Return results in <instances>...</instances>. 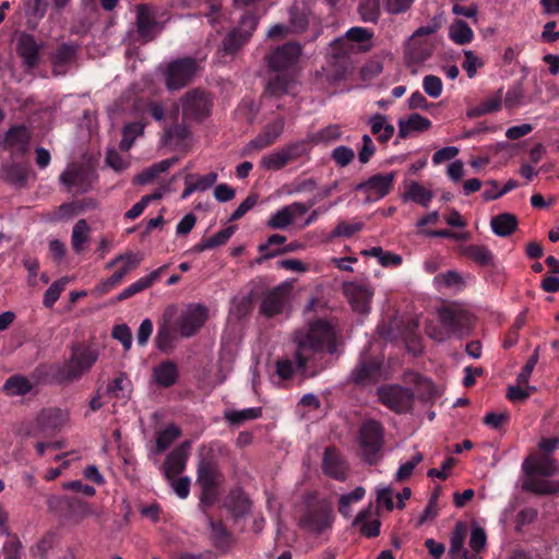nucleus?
Wrapping results in <instances>:
<instances>
[{
  "label": "nucleus",
  "instance_id": "1",
  "mask_svg": "<svg viewBox=\"0 0 559 559\" xmlns=\"http://www.w3.org/2000/svg\"><path fill=\"white\" fill-rule=\"evenodd\" d=\"M294 341L297 368L302 373H307L310 368H313L310 376H316L324 366L317 367L313 362L314 357L324 350L329 354L336 352L337 332L331 322L319 319L310 322L307 328L296 331Z\"/></svg>",
  "mask_w": 559,
  "mask_h": 559
},
{
  "label": "nucleus",
  "instance_id": "2",
  "mask_svg": "<svg viewBox=\"0 0 559 559\" xmlns=\"http://www.w3.org/2000/svg\"><path fill=\"white\" fill-rule=\"evenodd\" d=\"M99 350L88 343H75L71 346L68 360L58 368L56 379L59 382L72 383L80 380L95 365Z\"/></svg>",
  "mask_w": 559,
  "mask_h": 559
},
{
  "label": "nucleus",
  "instance_id": "3",
  "mask_svg": "<svg viewBox=\"0 0 559 559\" xmlns=\"http://www.w3.org/2000/svg\"><path fill=\"white\" fill-rule=\"evenodd\" d=\"M437 29V24L420 26L408 38L405 45L404 62L412 74H417L419 68L431 58L435 44L428 37Z\"/></svg>",
  "mask_w": 559,
  "mask_h": 559
},
{
  "label": "nucleus",
  "instance_id": "4",
  "mask_svg": "<svg viewBox=\"0 0 559 559\" xmlns=\"http://www.w3.org/2000/svg\"><path fill=\"white\" fill-rule=\"evenodd\" d=\"M334 514L326 500L308 502L299 516L298 526L310 535L319 536L332 528Z\"/></svg>",
  "mask_w": 559,
  "mask_h": 559
},
{
  "label": "nucleus",
  "instance_id": "5",
  "mask_svg": "<svg viewBox=\"0 0 559 559\" xmlns=\"http://www.w3.org/2000/svg\"><path fill=\"white\" fill-rule=\"evenodd\" d=\"M223 479L217 461L210 455L202 456L197 466V485L201 488L200 500L203 504L215 502Z\"/></svg>",
  "mask_w": 559,
  "mask_h": 559
},
{
  "label": "nucleus",
  "instance_id": "6",
  "mask_svg": "<svg viewBox=\"0 0 559 559\" xmlns=\"http://www.w3.org/2000/svg\"><path fill=\"white\" fill-rule=\"evenodd\" d=\"M383 443V426L374 419L364 421L359 429V445L364 461L370 465L377 464L382 457Z\"/></svg>",
  "mask_w": 559,
  "mask_h": 559
},
{
  "label": "nucleus",
  "instance_id": "7",
  "mask_svg": "<svg viewBox=\"0 0 559 559\" xmlns=\"http://www.w3.org/2000/svg\"><path fill=\"white\" fill-rule=\"evenodd\" d=\"M439 319L445 332L429 333L438 342H443L452 335L462 337L468 333L471 321L466 311L454 308H442L439 310Z\"/></svg>",
  "mask_w": 559,
  "mask_h": 559
},
{
  "label": "nucleus",
  "instance_id": "8",
  "mask_svg": "<svg viewBox=\"0 0 559 559\" xmlns=\"http://www.w3.org/2000/svg\"><path fill=\"white\" fill-rule=\"evenodd\" d=\"M180 104L185 121L200 122L211 114V97L198 88L187 92L181 97Z\"/></svg>",
  "mask_w": 559,
  "mask_h": 559
},
{
  "label": "nucleus",
  "instance_id": "9",
  "mask_svg": "<svg viewBox=\"0 0 559 559\" xmlns=\"http://www.w3.org/2000/svg\"><path fill=\"white\" fill-rule=\"evenodd\" d=\"M379 401L391 411L402 414L412 409L414 392L397 384H385L377 391Z\"/></svg>",
  "mask_w": 559,
  "mask_h": 559
},
{
  "label": "nucleus",
  "instance_id": "10",
  "mask_svg": "<svg viewBox=\"0 0 559 559\" xmlns=\"http://www.w3.org/2000/svg\"><path fill=\"white\" fill-rule=\"evenodd\" d=\"M198 70V63L192 58L177 59L168 63L164 76L168 90L182 88L190 83Z\"/></svg>",
  "mask_w": 559,
  "mask_h": 559
},
{
  "label": "nucleus",
  "instance_id": "11",
  "mask_svg": "<svg viewBox=\"0 0 559 559\" xmlns=\"http://www.w3.org/2000/svg\"><path fill=\"white\" fill-rule=\"evenodd\" d=\"M258 26V17L251 13L242 15L239 25L230 31L223 39L222 48L225 53H236L252 36Z\"/></svg>",
  "mask_w": 559,
  "mask_h": 559
},
{
  "label": "nucleus",
  "instance_id": "12",
  "mask_svg": "<svg viewBox=\"0 0 559 559\" xmlns=\"http://www.w3.org/2000/svg\"><path fill=\"white\" fill-rule=\"evenodd\" d=\"M307 150V143L304 141L290 143L281 150L264 155L261 158V166L266 170H280L305 155Z\"/></svg>",
  "mask_w": 559,
  "mask_h": 559
},
{
  "label": "nucleus",
  "instance_id": "13",
  "mask_svg": "<svg viewBox=\"0 0 559 559\" xmlns=\"http://www.w3.org/2000/svg\"><path fill=\"white\" fill-rule=\"evenodd\" d=\"M395 177L394 171L377 174L358 183L355 190L365 193L368 201H378L392 191Z\"/></svg>",
  "mask_w": 559,
  "mask_h": 559
},
{
  "label": "nucleus",
  "instance_id": "14",
  "mask_svg": "<svg viewBox=\"0 0 559 559\" xmlns=\"http://www.w3.org/2000/svg\"><path fill=\"white\" fill-rule=\"evenodd\" d=\"M209 318V310L203 305H191L181 313L176 322L175 330L182 337L193 336Z\"/></svg>",
  "mask_w": 559,
  "mask_h": 559
},
{
  "label": "nucleus",
  "instance_id": "15",
  "mask_svg": "<svg viewBox=\"0 0 559 559\" xmlns=\"http://www.w3.org/2000/svg\"><path fill=\"white\" fill-rule=\"evenodd\" d=\"M58 504L63 511L64 516L74 523H81L92 516L96 519L102 516V511L96 510L91 503L76 497H61L58 499Z\"/></svg>",
  "mask_w": 559,
  "mask_h": 559
},
{
  "label": "nucleus",
  "instance_id": "16",
  "mask_svg": "<svg viewBox=\"0 0 559 559\" xmlns=\"http://www.w3.org/2000/svg\"><path fill=\"white\" fill-rule=\"evenodd\" d=\"M381 360L364 354L350 372V379L355 384L368 385L377 382L381 373Z\"/></svg>",
  "mask_w": 559,
  "mask_h": 559
},
{
  "label": "nucleus",
  "instance_id": "17",
  "mask_svg": "<svg viewBox=\"0 0 559 559\" xmlns=\"http://www.w3.org/2000/svg\"><path fill=\"white\" fill-rule=\"evenodd\" d=\"M301 53V47L297 43H286L278 46L266 56V62L273 71H282L294 66Z\"/></svg>",
  "mask_w": 559,
  "mask_h": 559
},
{
  "label": "nucleus",
  "instance_id": "18",
  "mask_svg": "<svg viewBox=\"0 0 559 559\" xmlns=\"http://www.w3.org/2000/svg\"><path fill=\"white\" fill-rule=\"evenodd\" d=\"M343 290L356 312L367 313L369 311L373 290L368 284L356 282L345 283Z\"/></svg>",
  "mask_w": 559,
  "mask_h": 559
},
{
  "label": "nucleus",
  "instance_id": "19",
  "mask_svg": "<svg viewBox=\"0 0 559 559\" xmlns=\"http://www.w3.org/2000/svg\"><path fill=\"white\" fill-rule=\"evenodd\" d=\"M94 179V171L84 167L69 168L60 176V181L67 187L68 191L74 193L88 191Z\"/></svg>",
  "mask_w": 559,
  "mask_h": 559
},
{
  "label": "nucleus",
  "instance_id": "20",
  "mask_svg": "<svg viewBox=\"0 0 559 559\" xmlns=\"http://www.w3.org/2000/svg\"><path fill=\"white\" fill-rule=\"evenodd\" d=\"M32 133L23 124L10 128L3 139L2 146L12 155H25L29 150Z\"/></svg>",
  "mask_w": 559,
  "mask_h": 559
},
{
  "label": "nucleus",
  "instance_id": "21",
  "mask_svg": "<svg viewBox=\"0 0 559 559\" xmlns=\"http://www.w3.org/2000/svg\"><path fill=\"white\" fill-rule=\"evenodd\" d=\"M522 468L527 476L542 475L549 477L558 473L559 464L550 455L535 453L524 460Z\"/></svg>",
  "mask_w": 559,
  "mask_h": 559
},
{
  "label": "nucleus",
  "instance_id": "22",
  "mask_svg": "<svg viewBox=\"0 0 559 559\" xmlns=\"http://www.w3.org/2000/svg\"><path fill=\"white\" fill-rule=\"evenodd\" d=\"M41 48L43 44H38L32 34L22 33L17 37L16 52L22 58L25 69L33 70L38 66Z\"/></svg>",
  "mask_w": 559,
  "mask_h": 559
},
{
  "label": "nucleus",
  "instance_id": "23",
  "mask_svg": "<svg viewBox=\"0 0 559 559\" xmlns=\"http://www.w3.org/2000/svg\"><path fill=\"white\" fill-rule=\"evenodd\" d=\"M68 419V412L61 408H45L36 417V427L44 435H51L60 430Z\"/></svg>",
  "mask_w": 559,
  "mask_h": 559
},
{
  "label": "nucleus",
  "instance_id": "24",
  "mask_svg": "<svg viewBox=\"0 0 559 559\" xmlns=\"http://www.w3.org/2000/svg\"><path fill=\"white\" fill-rule=\"evenodd\" d=\"M309 210V206L301 202H294L282 209L277 210L273 213L266 225L273 229H286L289 225L294 223L296 217L306 214Z\"/></svg>",
  "mask_w": 559,
  "mask_h": 559
},
{
  "label": "nucleus",
  "instance_id": "25",
  "mask_svg": "<svg viewBox=\"0 0 559 559\" xmlns=\"http://www.w3.org/2000/svg\"><path fill=\"white\" fill-rule=\"evenodd\" d=\"M190 447V441H185L167 455L163 465L165 478H174L186 469Z\"/></svg>",
  "mask_w": 559,
  "mask_h": 559
},
{
  "label": "nucleus",
  "instance_id": "26",
  "mask_svg": "<svg viewBox=\"0 0 559 559\" xmlns=\"http://www.w3.org/2000/svg\"><path fill=\"white\" fill-rule=\"evenodd\" d=\"M322 469L331 478L345 480L348 467L342 454L334 447H328L323 453Z\"/></svg>",
  "mask_w": 559,
  "mask_h": 559
},
{
  "label": "nucleus",
  "instance_id": "27",
  "mask_svg": "<svg viewBox=\"0 0 559 559\" xmlns=\"http://www.w3.org/2000/svg\"><path fill=\"white\" fill-rule=\"evenodd\" d=\"M288 288L280 285L264 293L261 301V313L273 317L282 312L287 300Z\"/></svg>",
  "mask_w": 559,
  "mask_h": 559
},
{
  "label": "nucleus",
  "instance_id": "28",
  "mask_svg": "<svg viewBox=\"0 0 559 559\" xmlns=\"http://www.w3.org/2000/svg\"><path fill=\"white\" fill-rule=\"evenodd\" d=\"M285 127V120L282 117L276 118L267 123L262 131L248 144L250 150H263L273 143L282 135Z\"/></svg>",
  "mask_w": 559,
  "mask_h": 559
},
{
  "label": "nucleus",
  "instance_id": "29",
  "mask_svg": "<svg viewBox=\"0 0 559 559\" xmlns=\"http://www.w3.org/2000/svg\"><path fill=\"white\" fill-rule=\"evenodd\" d=\"M136 27L144 40H152L157 32V22L154 11L146 4L136 8Z\"/></svg>",
  "mask_w": 559,
  "mask_h": 559
},
{
  "label": "nucleus",
  "instance_id": "30",
  "mask_svg": "<svg viewBox=\"0 0 559 559\" xmlns=\"http://www.w3.org/2000/svg\"><path fill=\"white\" fill-rule=\"evenodd\" d=\"M152 378L159 388H170L179 379V369L175 361L163 360L152 369Z\"/></svg>",
  "mask_w": 559,
  "mask_h": 559
},
{
  "label": "nucleus",
  "instance_id": "31",
  "mask_svg": "<svg viewBox=\"0 0 559 559\" xmlns=\"http://www.w3.org/2000/svg\"><path fill=\"white\" fill-rule=\"evenodd\" d=\"M175 314V308L169 307L163 314V322L159 324L157 335L155 337L156 347L162 352H169L173 348L174 335L170 328V321Z\"/></svg>",
  "mask_w": 559,
  "mask_h": 559
},
{
  "label": "nucleus",
  "instance_id": "32",
  "mask_svg": "<svg viewBox=\"0 0 559 559\" xmlns=\"http://www.w3.org/2000/svg\"><path fill=\"white\" fill-rule=\"evenodd\" d=\"M167 269V265H163L158 267L157 270L151 272L148 275L143 276L129 285L127 288H124L117 297V301H122L124 299H128L135 294H139L143 292L144 289L151 287L153 283L159 280L160 274Z\"/></svg>",
  "mask_w": 559,
  "mask_h": 559
},
{
  "label": "nucleus",
  "instance_id": "33",
  "mask_svg": "<svg viewBox=\"0 0 559 559\" xmlns=\"http://www.w3.org/2000/svg\"><path fill=\"white\" fill-rule=\"evenodd\" d=\"M431 127V121L419 115L413 114L407 119L399 120V136L401 139L407 138L413 131L421 132Z\"/></svg>",
  "mask_w": 559,
  "mask_h": 559
},
{
  "label": "nucleus",
  "instance_id": "34",
  "mask_svg": "<svg viewBox=\"0 0 559 559\" xmlns=\"http://www.w3.org/2000/svg\"><path fill=\"white\" fill-rule=\"evenodd\" d=\"M132 391L131 381L127 374L121 372L114 380H111L107 388L106 393L111 397L120 401H127L130 399Z\"/></svg>",
  "mask_w": 559,
  "mask_h": 559
},
{
  "label": "nucleus",
  "instance_id": "35",
  "mask_svg": "<svg viewBox=\"0 0 559 559\" xmlns=\"http://www.w3.org/2000/svg\"><path fill=\"white\" fill-rule=\"evenodd\" d=\"M492 231L499 237L510 236L518 227V218L511 213H502L490 221Z\"/></svg>",
  "mask_w": 559,
  "mask_h": 559
},
{
  "label": "nucleus",
  "instance_id": "36",
  "mask_svg": "<svg viewBox=\"0 0 559 559\" xmlns=\"http://www.w3.org/2000/svg\"><path fill=\"white\" fill-rule=\"evenodd\" d=\"M372 134L378 136V141L386 143L392 139L395 128L386 121V117L381 114L372 116L368 121Z\"/></svg>",
  "mask_w": 559,
  "mask_h": 559
},
{
  "label": "nucleus",
  "instance_id": "37",
  "mask_svg": "<svg viewBox=\"0 0 559 559\" xmlns=\"http://www.w3.org/2000/svg\"><path fill=\"white\" fill-rule=\"evenodd\" d=\"M463 253L480 266H491L495 262V255L490 249L484 245H469L463 248Z\"/></svg>",
  "mask_w": 559,
  "mask_h": 559
},
{
  "label": "nucleus",
  "instance_id": "38",
  "mask_svg": "<svg viewBox=\"0 0 559 559\" xmlns=\"http://www.w3.org/2000/svg\"><path fill=\"white\" fill-rule=\"evenodd\" d=\"M403 198L427 207L433 198V192L417 181H411L406 186Z\"/></svg>",
  "mask_w": 559,
  "mask_h": 559
},
{
  "label": "nucleus",
  "instance_id": "39",
  "mask_svg": "<svg viewBox=\"0 0 559 559\" xmlns=\"http://www.w3.org/2000/svg\"><path fill=\"white\" fill-rule=\"evenodd\" d=\"M91 227L86 219H79L72 229L71 246L75 253L85 250V245L90 240Z\"/></svg>",
  "mask_w": 559,
  "mask_h": 559
},
{
  "label": "nucleus",
  "instance_id": "40",
  "mask_svg": "<svg viewBox=\"0 0 559 559\" xmlns=\"http://www.w3.org/2000/svg\"><path fill=\"white\" fill-rule=\"evenodd\" d=\"M466 534L467 525L464 522H457L450 536V554L452 556L462 554L463 559H471L467 550L463 549Z\"/></svg>",
  "mask_w": 559,
  "mask_h": 559
},
{
  "label": "nucleus",
  "instance_id": "41",
  "mask_svg": "<svg viewBox=\"0 0 559 559\" xmlns=\"http://www.w3.org/2000/svg\"><path fill=\"white\" fill-rule=\"evenodd\" d=\"M524 489L538 495H550L559 492V481L530 476L523 485Z\"/></svg>",
  "mask_w": 559,
  "mask_h": 559
},
{
  "label": "nucleus",
  "instance_id": "42",
  "mask_svg": "<svg viewBox=\"0 0 559 559\" xmlns=\"http://www.w3.org/2000/svg\"><path fill=\"white\" fill-rule=\"evenodd\" d=\"M449 37L457 45H466L474 38V33L463 20H454L449 27Z\"/></svg>",
  "mask_w": 559,
  "mask_h": 559
},
{
  "label": "nucleus",
  "instance_id": "43",
  "mask_svg": "<svg viewBox=\"0 0 559 559\" xmlns=\"http://www.w3.org/2000/svg\"><path fill=\"white\" fill-rule=\"evenodd\" d=\"M371 515V507L360 511L354 520V525H360L361 533L367 537H376L380 534V521L373 520L368 522Z\"/></svg>",
  "mask_w": 559,
  "mask_h": 559
},
{
  "label": "nucleus",
  "instance_id": "44",
  "mask_svg": "<svg viewBox=\"0 0 559 559\" xmlns=\"http://www.w3.org/2000/svg\"><path fill=\"white\" fill-rule=\"evenodd\" d=\"M181 435V430L178 426L171 424L165 429L156 433V452L162 453L168 449L173 442L178 439Z\"/></svg>",
  "mask_w": 559,
  "mask_h": 559
},
{
  "label": "nucleus",
  "instance_id": "45",
  "mask_svg": "<svg viewBox=\"0 0 559 559\" xmlns=\"http://www.w3.org/2000/svg\"><path fill=\"white\" fill-rule=\"evenodd\" d=\"M501 91H499L498 95L489 97L481 102L479 105L471 108L467 111V117L477 118L484 115H488L495 111H498L501 107Z\"/></svg>",
  "mask_w": 559,
  "mask_h": 559
},
{
  "label": "nucleus",
  "instance_id": "46",
  "mask_svg": "<svg viewBox=\"0 0 559 559\" xmlns=\"http://www.w3.org/2000/svg\"><path fill=\"white\" fill-rule=\"evenodd\" d=\"M79 46L73 44H62L51 55V62L57 67H63L72 62L78 53Z\"/></svg>",
  "mask_w": 559,
  "mask_h": 559
},
{
  "label": "nucleus",
  "instance_id": "47",
  "mask_svg": "<svg viewBox=\"0 0 559 559\" xmlns=\"http://www.w3.org/2000/svg\"><path fill=\"white\" fill-rule=\"evenodd\" d=\"M365 255H371L379 260L382 266H399L402 263V257L400 254L384 251L381 247H372L369 250L361 252Z\"/></svg>",
  "mask_w": 559,
  "mask_h": 559
},
{
  "label": "nucleus",
  "instance_id": "48",
  "mask_svg": "<svg viewBox=\"0 0 559 559\" xmlns=\"http://www.w3.org/2000/svg\"><path fill=\"white\" fill-rule=\"evenodd\" d=\"M285 241H286V237L283 235L274 234V235L270 236L265 243L259 245L258 250L261 253V257L257 260V262L261 263L264 260H267L275 255L281 254L282 249L271 250V247L283 245Z\"/></svg>",
  "mask_w": 559,
  "mask_h": 559
},
{
  "label": "nucleus",
  "instance_id": "49",
  "mask_svg": "<svg viewBox=\"0 0 559 559\" xmlns=\"http://www.w3.org/2000/svg\"><path fill=\"white\" fill-rule=\"evenodd\" d=\"M262 409L260 407H250L241 411H230L225 414V418L230 424L240 425L245 421L261 417Z\"/></svg>",
  "mask_w": 559,
  "mask_h": 559
},
{
  "label": "nucleus",
  "instance_id": "50",
  "mask_svg": "<svg viewBox=\"0 0 559 559\" xmlns=\"http://www.w3.org/2000/svg\"><path fill=\"white\" fill-rule=\"evenodd\" d=\"M144 126L140 122H131L124 126L122 131V139L120 141V148L129 151L136 136L143 133Z\"/></svg>",
  "mask_w": 559,
  "mask_h": 559
},
{
  "label": "nucleus",
  "instance_id": "51",
  "mask_svg": "<svg viewBox=\"0 0 559 559\" xmlns=\"http://www.w3.org/2000/svg\"><path fill=\"white\" fill-rule=\"evenodd\" d=\"M69 277H62L55 281L44 294L43 304L46 308H52L59 299L61 293L64 290Z\"/></svg>",
  "mask_w": 559,
  "mask_h": 559
},
{
  "label": "nucleus",
  "instance_id": "52",
  "mask_svg": "<svg viewBox=\"0 0 559 559\" xmlns=\"http://www.w3.org/2000/svg\"><path fill=\"white\" fill-rule=\"evenodd\" d=\"M372 37V31L365 27L355 26L349 28L346 32L345 36L343 38L337 39L335 43L341 45L344 44L345 41L365 44L367 41H370Z\"/></svg>",
  "mask_w": 559,
  "mask_h": 559
},
{
  "label": "nucleus",
  "instance_id": "53",
  "mask_svg": "<svg viewBox=\"0 0 559 559\" xmlns=\"http://www.w3.org/2000/svg\"><path fill=\"white\" fill-rule=\"evenodd\" d=\"M23 549L20 538L16 535L8 534V539L2 547L3 559H22Z\"/></svg>",
  "mask_w": 559,
  "mask_h": 559
},
{
  "label": "nucleus",
  "instance_id": "54",
  "mask_svg": "<svg viewBox=\"0 0 559 559\" xmlns=\"http://www.w3.org/2000/svg\"><path fill=\"white\" fill-rule=\"evenodd\" d=\"M4 390L12 395H24L32 390V383L24 377H10L4 383Z\"/></svg>",
  "mask_w": 559,
  "mask_h": 559
},
{
  "label": "nucleus",
  "instance_id": "55",
  "mask_svg": "<svg viewBox=\"0 0 559 559\" xmlns=\"http://www.w3.org/2000/svg\"><path fill=\"white\" fill-rule=\"evenodd\" d=\"M27 168L21 164H11L3 168V175L10 182L23 186L27 180Z\"/></svg>",
  "mask_w": 559,
  "mask_h": 559
},
{
  "label": "nucleus",
  "instance_id": "56",
  "mask_svg": "<svg viewBox=\"0 0 559 559\" xmlns=\"http://www.w3.org/2000/svg\"><path fill=\"white\" fill-rule=\"evenodd\" d=\"M341 128L337 124H330L311 136V141L316 144L331 143L341 138Z\"/></svg>",
  "mask_w": 559,
  "mask_h": 559
},
{
  "label": "nucleus",
  "instance_id": "57",
  "mask_svg": "<svg viewBox=\"0 0 559 559\" xmlns=\"http://www.w3.org/2000/svg\"><path fill=\"white\" fill-rule=\"evenodd\" d=\"M290 85L292 80H289L286 75L278 74L269 81L266 91L272 96H281L289 92Z\"/></svg>",
  "mask_w": 559,
  "mask_h": 559
},
{
  "label": "nucleus",
  "instance_id": "58",
  "mask_svg": "<svg viewBox=\"0 0 559 559\" xmlns=\"http://www.w3.org/2000/svg\"><path fill=\"white\" fill-rule=\"evenodd\" d=\"M358 11L365 22H377L380 15L379 0H364Z\"/></svg>",
  "mask_w": 559,
  "mask_h": 559
},
{
  "label": "nucleus",
  "instance_id": "59",
  "mask_svg": "<svg viewBox=\"0 0 559 559\" xmlns=\"http://www.w3.org/2000/svg\"><path fill=\"white\" fill-rule=\"evenodd\" d=\"M364 228V223L362 222H353V223H347L345 221H342L340 223H337V225L335 226V228L333 229L332 234H331V237L332 238H336V237H352L353 235H355L356 233H359L361 229Z\"/></svg>",
  "mask_w": 559,
  "mask_h": 559
},
{
  "label": "nucleus",
  "instance_id": "60",
  "mask_svg": "<svg viewBox=\"0 0 559 559\" xmlns=\"http://www.w3.org/2000/svg\"><path fill=\"white\" fill-rule=\"evenodd\" d=\"M190 134L189 129L185 124H176L165 131V144H179L186 140Z\"/></svg>",
  "mask_w": 559,
  "mask_h": 559
},
{
  "label": "nucleus",
  "instance_id": "61",
  "mask_svg": "<svg viewBox=\"0 0 559 559\" xmlns=\"http://www.w3.org/2000/svg\"><path fill=\"white\" fill-rule=\"evenodd\" d=\"M331 157L336 165L340 167H345L353 162L355 152L348 146L340 145L332 151Z\"/></svg>",
  "mask_w": 559,
  "mask_h": 559
},
{
  "label": "nucleus",
  "instance_id": "62",
  "mask_svg": "<svg viewBox=\"0 0 559 559\" xmlns=\"http://www.w3.org/2000/svg\"><path fill=\"white\" fill-rule=\"evenodd\" d=\"M56 534L46 533L31 549L32 554L37 557H44L55 545Z\"/></svg>",
  "mask_w": 559,
  "mask_h": 559
},
{
  "label": "nucleus",
  "instance_id": "63",
  "mask_svg": "<svg viewBox=\"0 0 559 559\" xmlns=\"http://www.w3.org/2000/svg\"><path fill=\"white\" fill-rule=\"evenodd\" d=\"M142 261V258L133 252H127L121 254V261L123 264L122 266L117 270L116 272L118 274H121V277L124 278L127 274L135 270Z\"/></svg>",
  "mask_w": 559,
  "mask_h": 559
},
{
  "label": "nucleus",
  "instance_id": "64",
  "mask_svg": "<svg viewBox=\"0 0 559 559\" xmlns=\"http://www.w3.org/2000/svg\"><path fill=\"white\" fill-rule=\"evenodd\" d=\"M524 92L521 84L512 85L506 96H504V106L509 109L515 108L523 104Z\"/></svg>",
  "mask_w": 559,
  "mask_h": 559
}]
</instances>
